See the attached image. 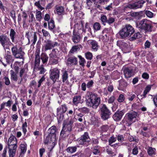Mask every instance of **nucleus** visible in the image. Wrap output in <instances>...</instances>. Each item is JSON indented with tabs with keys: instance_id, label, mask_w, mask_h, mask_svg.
Instances as JSON below:
<instances>
[{
	"instance_id": "1",
	"label": "nucleus",
	"mask_w": 157,
	"mask_h": 157,
	"mask_svg": "<svg viewBox=\"0 0 157 157\" xmlns=\"http://www.w3.org/2000/svg\"><path fill=\"white\" fill-rule=\"evenodd\" d=\"M86 97L87 106L94 109H96L100 102V98L98 97L97 94L89 91L87 93Z\"/></svg>"
},
{
	"instance_id": "2",
	"label": "nucleus",
	"mask_w": 157,
	"mask_h": 157,
	"mask_svg": "<svg viewBox=\"0 0 157 157\" xmlns=\"http://www.w3.org/2000/svg\"><path fill=\"white\" fill-rule=\"evenodd\" d=\"M135 30L132 26L130 25H126L124 27L121 29L118 34L121 39H125L127 37H130L135 33Z\"/></svg>"
},
{
	"instance_id": "3",
	"label": "nucleus",
	"mask_w": 157,
	"mask_h": 157,
	"mask_svg": "<svg viewBox=\"0 0 157 157\" xmlns=\"http://www.w3.org/2000/svg\"><path fill=\"white\" fill-rule=\"evenodd\" d=\"M136 27L141 31L144 30L146 32L151 31L152 25L150 21L146 19H143L136 24Z\"/></svg>"
},
{
	"instance_id": "4",
	"label": "nucleus",
	"mask_w": 157,
	"mask_h": 157,
	"mask_svg": "<svg viewBox=\"0 0 157 157\" xmlns=\"http://www.w3.org/2000/svg\"><path fill=\"white\" fill-rule=\"evenodd\" d=\"M139 114L136 112L133 111L129 112L126 114V125L128 126H130L131 124L135 121H133L134 119L136 117H138Z\"/></svg>"
},
{
	"instance_id": "5",
	"label": "nucleus",
	"mask_w": 157,
	"mask_h": 157,
	"mask_svg": "<svg viewBox=\"0 0 157 157\" xmlns=\"http://www.w3.org/2000/svg\"><path fill=\"white\" fill-rule=\"evenodd\" d=\"M11 51L13 56L17 59H23L25 52L22 51L21 47L18 49L17 47L13 46L11 48Z\"/></svg>"
},
{
	"instance_id": "6",
	"label": "nucleus",
	"mask_w": 157,
	"mask_h": 157,
	"mask_svg": "<svg viewBox=\"0 0 157 157\" xmlns=\"http://www.w3.org/2000/svg\"><path fill=\"white\" fill-rule=\"evenodd\" d=\"M0 43L4 49H10V46L13 44L10 41V38L6 35L0 36Z\"/></svg>"
},
{
	"instance_id": "7",
	"label": "nucleus",
	"mask_w": 157,
	"mask_h": 157,
	"mask_svg": "<svg viewBox=\"0 0 157 157\" xmlns=\"http://www.w3.org/2000/svg\"><path fill=\"white\" fill-rule=\"evenodd\" d=\"M90 139L87 132H85L78 139V143L79 145H83L85 146H87L90 144Z\"/></svg>"
},
{
	"instance_id": "8",
	"label": "nucleus",
	"mask_w": 157,
	"mask_h": 157,
	"mask_svg": "<svg viewBox=\"0 0 157 157\" xmlns=\"http://www.w3.org/2000/svg\"><path fill=\"white\" fill-rule=\"evenodd\" d=\"M133 3L128 4L127 5L125 8H128L134 10L141 8L143 7V4L145 2V1L142 0L139 1L133 0Z\"/></svg>"
},
{
	"instance_id": "9",
	"label": "nucleus",
	"mask_w": 157,
	"mask_h": 157,
	"mask_svg": "<svg viewBox=\"0 0 157 157\" xmlns=\"http://www.w3.org/2000/svg\"><path fill=\"white\" fill-rule=\"evenodd\" d=\"M49 56V63L50 64L55 65L58 63L59 58L57 56V51L56 49H52Z\"/></svg>"
},
{
	"instance_id": "10",
	"label": "nucleus",
	"mask_w": 157,
	"mask_h": 157,
	"mask_svg": "<svg viewBox=\"0 0 157 157\" xmlns=\"http://www.w3.org/2000/svg\"><path fill=\"white\" fill-rule=\"evenodd\" d=\"M60 70L57 68L51 69L50 71V78L55 83L59 77Z\"/></svg>"
},
{
	"instance_id": "11",
	"label": "nucleus",
	"mask_w": 157,
	"mask_h": 157,
	"mask_svg": "<svg viewBox=\"0 0 157 157\" xmlns=\"http://www.w3.org/2000/svg\"><path fill=\"white\" fill-rule=\"evenodd\" d=\"M44 45L45 51L51 50L56 46H59V44L57 42L54 41L47 40L44 41Z\"/></svg>"
},
{
	"instance_id": "12",
	"label": "nucleus",
	"mask_w": 157,
	"mask_h": 157,
	"mask_svg": "<svg viewBox=\"0 0 157 157\" xmlns=\"http://www.w3.org/2000/svg\"><path fill=\"white\" fill-rule=\"evenodd\" d=\"M101 109L102 118L104 120L108 119L110 114V113L106 106L105 104L103 105Z\"/></svg>"
},
{
	"instance_id": "13",
	"label": "nucleus",
	"mask_w": 157,
	"mask_h": 157,
	"mask_svg": "<svg viewBox=\"0 0 157 157\" xmlns=\"http://www.w3.org/2000/svg\"><path fill=\"white\" fill-rule=\"evenodd\" d=\"M73 121L71 119L68 120L64 121L63 124V128L68 132L69 133L72 130V128L73 126Z\"/></svg>"
},
{
	"instance_id": "14",
	"label": "nucleus",
	"mask_w": 157,
	"mask_h": 157,
	"mask_svg": "<svg viewBox=\"0 0 157 157\" xmlns=\"http://www.w3.org/2000/svg\"><path fill=\"white\" fill-rule=\"evenodd\" d=\"M29 32H26L25 37L28 38L29 41L31 40L32 42V44L34 45L35 44L37 39L36 33L35 32H33L29 34Z\"/></svg>"
},
{
	"instance_id": "15",
	"label": "nucleus",
	"mask_w": 157,
	"mask_h": 157,
	"mask_svg": "<svg viewBox=\"0 0 157 157\" xmlns=\"http://www.w3.org/2000/svg\"><path fill=\"white\" fill-rule=\"evenodd\" d=\"M124 113L123 110L120 111H117L113 115V117L115 121H119L121 119Z\"/></svg>"
},
{
	"instance_id": "16",
	"label": "nucleus",
	"mask_w": 157,
	"mask_h": 157,
	"mask_svg": "<svg viewBox=\"0 0 157 157\" xmlns=\"http://www.w3.org/2000/svg\"><path fill=\"white\" fill-rule=\"evenodd\" d=\"M78 63L77 58L75 56L68 58L67 60V66L76 65Z\"/></svg>"
},
{
	"instance_id": "17",
	"label": "nucleus",
	"mask_w": 157,
	"mask_h": 157,
	"mask_svg": "<svg viewBox=\"0 0 157 157\" xmlns=\"http://www.w3.org/2000/svg\"><path fill=\"white\" fill-rule=\"evenodd\" d=\"M123 72L125 78H128L133 75V70L130 67H125L124 69Z\"/></svg>"
},
{
	"instance_id": "18",
	"label": "nucleus",
	"mask_w": 157,
	"mask_h": 157,
	"mask_svg": "<svg viewBox=\"0 0 157 157\" xmlns=\"http://www.w3.org/2000/svg\"><path fill=\"white\" fill-rule=\"evenodd\" d=\"M90 45L92 51L96 52L99 48L98 42L94 40H90L89 41Z\"/></svg>"
},
{
	"instance_id": "19",
	"label": "nucleus",
	"mask_w": 157,
	"mask_h": 157,
	"mask_svg": "<svg viewBox=\"0 0 157 157\" xmlns=\"http://www.w3.org/2000/svg\"><path fill=\"white\" fill-rule=\"evenodd\" d=\"M48 135L52 136L53 139H55L56 135V127L54 126H52L48 130Z\"/></svg>"
},
{
	"instance_id": "20",
	"label": "nucleus",
	"mask_w": 157,
	"mask_h": 157,
	"mask_svg": "<svg viewBox=\"0 0 157 157\" xmlns=\"http://www.w3.org/2000/svg\"><path fill=\"white\" fill-rule=\"evenodd\" d=\"M40 62V50H37L35 53V60L34 68H37Z\"/></svg>"
},
{
	"instance_id": "21",
	"label": "nucleus",
	"mask_w": 157,
	"mask_h": 157,
	"mask_svg": "<svg viewBox=\"0 0 157 157\" xmlns=\"http://www.w3.org/2000/svg\"><path fill=\"white\" fill-rule=\"evenodd\" d=\"M81 37L78 33L75 31L73 32V35L72 37V41L75 43H79L81 40Z\"/></svg>"
},
{
	"instance_id": "22",
	"label": "nucleus",
	"mask_w": 157,
	"mask_h": 157,
	"mask_svg": "<svg viewBox=\"0 0 157 157\" xmlns=\"http://www.w3.org/2000/svg\"><path fill=\"white\" fill-rule=\"evenodd\" d=\"M5 58L6 60V62L8 64H10V63L11 62H13L14 60L12 55H11V52L9 51L7 52L5 54Z\"/></svg>"
},
{
	"instance_id": "23",
	"label": "nucleus",
	"mask_w": 157,
	"mask_h": 157,
	"mask_svg": "<svg viewBox=\"0 0 157 157\" xmlns=\"http://www.w3.org/2000/svg\"><path fill=\"white\" fill-rule=\"evenodd\" d=\"M21 152L19 157H23L27 149V145L26 144H21L20 146Z\"/></svg>"
},
{
	"instance_id": "24",
	"label": "nucleus",
	"mask_w": 157,
	"mask_h": 157,
	"mask_svg": "<svg viewBox=\"0 0 157 157\" xmlns=\"http://www.w3.org/2000/svg\"><path fill=\"white\" fill-rule=\"evenodd\" d=\"M127 86V83L123 80H121L119 81V85L118 89L123 90Z\"/></svg>"
},
{
	"instance_id": "25",
	"label": "nucleus",
	"mask_w": 157,
	"mask_h": 157,
	"mask_svg": "<svg viewBox=\"0 0 157 157\" xmlns=\"http://www.w3.org/2000/svg\"><path fill=\"white\" fill-rule=\"evenodd\" d=\"M55 8V10L56 11V13L58 15H62L64 14V9L63 6L59 5H56Z\"/></svg>"
},
{
	"instance_id": "26",
	"label": "nucleus",
	"mask_w": 157,
	"mask_h": 157,
	"mask_svg": "<svg viewBox=\"0 0 157 157\" xmlns=\"http://www.w3.org/2000/svg\"><path fill=\"white\" fill-rule=\"evenodd\" d=\"M67 108L65 104L61 105L57 109V113H64L67 111Z\"/></svg>"
},
{
	"instance_id": "27",
	"label": "nucleus",
	"mask_w": 157,
	"mask_h": 157,
	"mask_svg": "<svg viewBox=\"0 0 157 157\" xmlns=\"http://www.w3.org/2000/svg\"><path fill=\"white\" fill-rule=\"evenodd\" d=\"M81 47H82V46L80 44L73 46L70 51H69V54H73L74 52L79 51L80 48Z\"/></svg>"
},
{
	"instance_id": "28",
	"label": "nucleus",
	"mask_w": 157,
	"mask_h": 157,
	"mask_svg": "<svg viewBox=\"0 0 157 157\" xmlns=\"http://www.w3.org/2000/svg\"><path fill=\"white\" fill-rule=\"evenodd\" d=\"M117 45L119 47H121L124 48H127L129 46L128 44L122 40L118 41L117 42Z\"/></svg>"
},
{
	"instance_id": "29",
	"label": "nucleus",
	"mask_w": 157,
	"mask_h": 157,
	"mask_svg": "<svg viewBox=\"0 0 157 157\" xmlns=\"http://www.w3.org/2000/svg\"><path fill=\"white\" fill-rule=\"evenodd\" d=\"M17 143L16 138L13 135L11 136L7 142L8 145L17 144Z\"/></svg>"
},
{
	"instance_id": "30",
	"label": "nucleus",
	"mask_w": 157,
	"mask_h": 157,
	"mask_svg": "<svg viewBox=\"0 0 157 157\" xmlns=\"http://www.w3.org/2000/svg\"><path fill=\"white\" fill-rule=\"evenodd\" d=\"M16 35V33L14 30L13 29H11L10 30V36L13 43H15V38Z\"/></svg>"
},
{
	"instance_id": "31",
	"label": "nucleus",
	"mask_w": 157,
	"mask_h": 157,
	"mask_svg": "<svg viewBox=\"0 0 157 157\" xmlns=\"http://www.w3.org/2000/svg\"><path fill=\"white\" fill-rule=\"evenodd\" d=\"M143 14V11H140V12H131L130 14L132 17L137 18L140 17Z\"/></svg>"
},
{
	"instance_id": "32",
	"label": "nucleus",
	"mask_w": 157,
	"mask_h": 157,
	"mask_svg": "<svg viewBox=\"0 0 157 157\" xmlns=\"http://www.w3.org/2000/svg\"><path fill=\"white\" fill-rule=\"evenodd\" d=\"M40 59L44 64L46 63L48 61V57L47 55L45 53H42L41 55Z\"/></svg>"
},
{
	"instance_id": "33",
	"label": "nucleus",
	"mask_w": 157,
	"mask_h": 157,
	"mask_svg": "<svg viewBox=\"0 0 157 157\" xmlns=\"http://www.w3.org/2000/svg\"><path fill=\"white\" fill-rule=\"evenodd\" d=\"M62 82H63L67 80L68 78V73L66 71H64L62 72Z\"/></svg>"
},
{
	"instance_id": "34",
	"label": "nucleus",
	"mask_w": 157,
	"mask_h": 157,
	"mask_svg": "<svg viewBox=\"0 0 157 157\" xmlns=\"http://www.w3.org/2000/svg\"><path fill=\"white\" fill-rule=\"evenodd\" d=\"M81 96L80 95L75 96L73 99V103L74 105H77L81 100Z\"/></svg>"
},
{
	"instance_id": "35",
	"label": "nucleus",
	"mask_w": 157,
	"mask_h": 157,
	"mask_svg": "<svg viewBox=\"0 0 157 157\" xmlns=\"http://www.w3.org/2000/svg\"><path fill=\"white\" fill-rule=\"evenodd\" d=\"M48 29L50 30H52L55 27L54 21L51 19L50 21L48 22Z\"/></svg>"
},
{
	"instance_id": "36",
	"label": "nucleus",
	"mask_w": 157,
	"mask_h": 157,
	"mask_svg": "<svg viewBox=\"0 0 157 157\" xmlns=\"http://www.w3.org/2000/svg\"><path fill=\"white\" fill-rule=\"evenodd\" d=\"M22 17L23 18V27H25L26 25L27 19L28 17V15L27 13L24 11L22 12Z\"/></svg>"
},
{
	"instance_id": "37",
	"label": "nucleus",
	"mask_w": 157,
	"mask_h": 157,
	"mask_svg": "<svg viewBox=\"0 0 157 157\" xmlns=\"http://www.w3.org/2000/svg\"><path fill=\"white\" fill-rule=\"evenodd\" d=\"M77 149L76 146L70 147L67 149L66 151L68 153H73L76 151Z\"/></svg>"
},
{
	"instance_id": "38",
	"label": "nucleus",
	"mask_w": 157,
	"mask_h": 157,
	"mask_svg": "<svg viewBox=\"0 0 157 157\" xmlns=\"http://www.w3.org/2000/svg\"><path fill=\"white\" fill-rule=\"evenodd\" d=\"M144 12L146 15L149 18H152L154 16V13L149 10H145Z\"/></svg>"
},
{
	"instance_id": "39",
	"label": "nucleus",
	"mask_w": 157,
	"mask_h": 157,
	"mask_svg": "<svg viewBox=\"0 0 157 157\" xmlns=\"http://www.w3.org/2000/svg\"><path fill=\"white\" fill-rule=\"evenodd\" d=\"M100 19L102 24L104 25H105L107 21V18L106 16L102 14L101 15Z\"/></svg>"
},
{
	"instance_id": "40",
	"label": "nucleus",
	"mask_w": 157,
	"mask_h": 157,
	"mask_svg": "<svg viewBox=\"0 0 157 157\" xmlns=\"http://www.w3.org/2000/svg\"><path fill=\"white\" fill-rule=\"evenodd\" d=\"M142 37L141 35L139 32L136 33L131 38L132 40H136L137 39H139Z\"/></svg>"
},
{
	"instance_id": "41",
	"label": "nucleus",
	"mask_w": 157,
	"mask_h": 157,
	"mask_svg": "<svg viewBox=\"0 0 157 157\" xmlns=\"http://www.w3.org/2000/svg\"><path fill=\"white\" fill-rule=\"evenodd\" d=\"M57 115L58 122L59 123H60L63 119L64 117V113H57Z\"/></svg>"
},
{
	"instance_id": "42",
	"label": "nucleus",
	"mask_w": 157,
	"mask_h": 157,
	"mask_svg": "<svg viewBox=\"0 0 157 157\" xmlns=\"http://www.w3.org/2000/svg\"><path fill=\"white\" fill-rule=\"evenodd\" d=\"M11 78L15 81H17V76L13 71H10Z\"/></svg>"
},
{
	"instance_id": "43",
	"label": "nucleus",
	"mask_w": 157,
	"mask_h": 157,
	"mask_svg": "<svg viewBox=\"0 0 157 157\" xmlns=\"http://www.w3.org/2000/svg\"><path fill=\"white\" fill-rule=\"evenodd\" d=\"M92 1L94 2L95 5L94 9H96L100 7L101 2V0H92Z\"/></svg>"
},
{
	"instance_id": "44",
	"label": "nucleus",
	"mask_w": 157,
	"mask_h": 157,
	"mask_svg": "<svg viewBox=\"0 0 157 157\" xmlns=\"http://www.w3.org/2000/svg\"><path fill=\"white\" fill-rule=\"evenodd\" d=\"M78 57L79 59V65L82 67H84L85 66L84 64L86 63L85 59L80 55L78 56Z\"/></svg>"
},
{
	"instance_id": "45",
	"label": "nucleus",
	"mask_w": 157,
	"mask_h": 157,
	"mask_svg": "<svg viewBox=\"0 0 157 157\" xmlns=\"http://www.w3.org/2000/svg\"><path fill=\"white\" fill-rule=\"evenodd\" d=\"M9 151H16L17 148V144L8 145Z\"/></svg>"
},
{
	"instance_id": "46",
	"label": "nucleus",
	"mask_w": 157,
	"mask_h": 157,
	"mask_svg": "<svg viewBox=\"0 0 157 157\" xmlns=\"http://www.w3.org/2000/svg\"><path fill=\"white\" fill-rule=\"evenodd\" d=\"M70 133L68 132L64 129V128L62 127V129L60 133V136L62 137H65L66 136V134H67V136Z\"/></svg>"
},
{
	"instance_id": "47",
	"label": "nucleus",
	"mask_w": 157,
	"mask_h": 157,
	"mask_svg": "<svg viewBox=\"0 0 157 157\" xmlns=\"http://www.w3.org/2000/svg\"><path fill=\"white\" fill-rule=\"evenodd\" d=\"M155 149L152 147H149L147 150V152L148 155L152 156L153 155L155 154Z\"/></svg>"
},
{
	"instance_id": "48",
	"label": "nucleus",
	"mask_w": 157,
	"mask_h": 157,
	"mask_svg": "<svg viewBox=\"0 0 157 157\" xmlns=\"http://www.w3.org/2000/svg\"><path fill=\"white\" fill-rule=\"evenodd\" d=\"M101 26L100 24L98 22H95L93 25V28L95 31H98L100 29Z\"/></svg>"
},
{
	"instance_id": "49",
	"label": "nucleus",
	"mask_w": 157,
	"mask_h": 157,
	"mask_svg": "<svg viewBox=\"0 0 157 157\" xmlns=\"http://www.w3.org/2000/svg\"><path fill=\"white\" fill-rule=\"evenodd\" d=\"M36 18L37 20L39 21H40L42 19L41 13L40 11L38 10L36 11Z\"/></svg>"
},
{
	"instance_id": "50",
	"label": "nucleus",
	"mask_w": 157,
	"mask_h": 157,
	"mask_svg": "<svg viewBox=\"0 0 157 157\" xmlns=\"http://www.w3.org/2000/svg\"><path fill=\"white\" fill-rule=\"evenodd\" d=\"M107 31V29H104L102 31V33L104 34V35H103L102 37V39L104 41H106L108 39V37L107 36V35L106 33L105 34H104L105 33H106V32Z\"/></svg>"
},
{
	"instance_id": "51",
	"label": "nucleus",
	"mask_w": 157,
	"mask_h": 157,
	"mask_svg": "<svg viewBox=\"0 0 157 157\" xmlns=\"http://www.w3.org/2000/svg\"><path fill=\"white\" fill-rule=\"evenodd\" d=\"M78 110L83 113H88L89 112V110L88 108L86 107H83L79 108Z\"/></svg>"
},
{
	"instance_id": "52",
	"label": "nucleus",
	"mask_w": 157,
	"mask_h": 157,
	"mask_svg": "<svg viewBox=\"0 0 157 157\" xmlns=\"http://www.w3.org/2000/svg\"><path fill=\"white\" fill-rule=\"evenodd\" d=\"M117 140V137H114L113 135L110 137L108 140L109 145H111L113 143L115 142Z\"/></svg>"
},
{
	"instance_id": "53",
	"label": "nucleus",
	"mask_w": 157,
	"mask_h": 157,
	"mask_svg": "<svg viewBox=\"0 0 157 157\" xmlns=\"http://www.w3.org/2000/svg\"><path fill=\"white\" fill-rule=\"evenodd\" d=\"M51 137V136L48 135V136L46 137L44 140V142L45 144L50 143L52 142V137Z\"/></svg>"
},
{
	"instance_id": "54",
	"label": "nucleus",
	"mask_w": 157,
	"mask_h": 157,
	"mask_svg": "<svg viewBox=\"0 0 157 157\" xmlns=\"http://www.w3.org/2000/svg\"><path fill=\"white\" fill-rule=\"evenodd\" d=\"M85 56L86 59L91 60L93 57V54L91 52H88L85 53Z\"/></svg>"
},
{
	"instance_id": "55",
	"label": "nucleus",
	"mask_w": 157,
	"mask_h": 157,
	"mask_svg": "<svg viewBox=\"0 0 157 157\" xmlns=\"http://www.w3.org/2000/svg\"><path fill=\"white\" fill-rule=\"evenodd\" d=\"M3 80L6 85L8 86L10 84V81L8 77L5 76L3 79Z\"/></svg>"
},
{
	"instance_id": "56",
	"label": "nucleus",
	"mask_w": 157,
	"mask_h": 157,
	"mask_svg": "<svg viewBox=\"0 0 157 157\" xmlns=\"http://www.w3.org/2000/svg\"><path fill=\"white\" fill-rule=\"evenodd\" d=\"M27 127V123L25 121V122L23 123L22 125V131L25 135V134L27 131L26 129Z\"/></svg>"
},
{
	"instance_id": "57",
	"label": "nucleus",
	"mask_w": 157,
	"mask_h": 157,
	"mask_svg": "<svg viewBox=\"0 0 157 157\" xmlns=\"http://www.w3.org/2000/svg\"><path fill=\"white\" fill-rule=\"evenodd\" d=\"M149 96H151L153 97L152 98V100L153 101L154 104L155 106L157 108V94L155 95L152 96L151 95H149Z\"/></svg>"
},
{
	"instance_id": "58",
	"label": "nucleus",
	"mask_w": 157,
	"mask_h": 157,
	"mask_svg": "<svg viewBox=\"0 0 157 157\" xmlns=\"http://www.w3.org/2000/svg\"><path fill=\"white\" fill-rule=\"evenodd\" d=\"M10 16L13 18L14 22L16 23V17L15 16V11L13 10L10 11Z\"/></svg>"
},
{
	"instance_id": "59",
	"label": "nucleus",
	"mask_w": 157,
	"mask_h": 157,
	"mask_svg": "<svg viewBox=\"0 0 157 157\" xmlns=\"http://www.w3.org/2000/svg\"><path fill=\"white\" fill-rule=\"evenodd\" d=\"M74 8L75 11H78L79 10L80 4L76 1L74 5Z\"/></svg>"
},
{
	"instance_id": "60",
	"label": "nucleus",
	"mask_w": 157,
	"mask_h": 157,
	"mask_svg": "<svg viewBox=\"0 0 157 157\" xmlns=\"http://www.w3.org/2000/svg\"><path fill=\"white\" fill-rule=\"evenodd\" d=\"M38 70L40 71L39 74H44L46 71V70L45 69L43 65H41L38 68Z\"/></svg>"
},
{
	"instance_id": "61",
	"label": "nucleus",
	"mask_w": 157,
	"mask_h": 157,
	"mask_svg": "<svg viewBox=\"0 0 157 157\" xmlns=\"http://www.w3.org/2000/svg\"><path fill=\"white\" fill-rule=\"evenodd\" d=\"M34 5L35 6H37L38 8L40 10H42L44 9V7H42L41 6L40 3V1L36 2L34 3Z\"/></svg>"
},
{
	"instance_id": "62",
	"label": "nucleus",
	"mask_w": 157,
	"mask_h": 157,
	"mask_svg": "<svg viewBox=\"0 0 157 157\" xmlns=\"http://www.w3.org/2000/svg\"><path fill=\"white\" fill-rule=\"evenodd\" d=\"M34 5L35 6H37L38 8L40 10H42L44 9V7H42L41 6L40 3V1L36 2L34 3Z\"/></svg>"
},
{
	"instance_id": "63",
	"label": "nucleus",
	"mask_w": 157,
	"mask_h": 157,
	"mask_svg": "<svg viewBox=\"0 0 157 157\" xmlns=\"http://www.w3.org/2000/svg\"><path fill=\"white\" fill-rule=\"evenodd\" d=\"M42 32L43 34V35L44 37L50 36V35L49 32L44 29L42 30Z\"/></svg>"
},
{
	"instance_id": "64",
	"label": "nucleus",
	"mask_w": 157,
	"mask_h": 157,
	"mask_svg": "<svg viewBox=\"0 0 157 157\" xmlns=\"http://www.w3.org/2000/svg\"><path fill=\"white\" fill-rule=\"evenodd\" d=\"M115 21V18L112 17H109L107 19V23L109 24L113 23Z\"/></svg>"
}]
</instances>
